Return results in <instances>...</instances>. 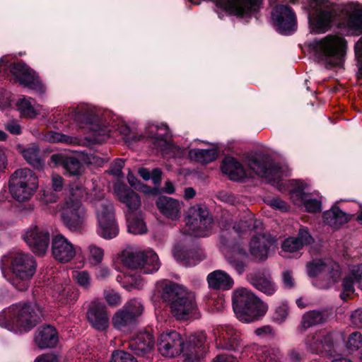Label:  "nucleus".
<instances>
[{"mask_svg":"<svg viewBox=\"0 0 362 362\" xmlns=\"http://www.w3.org/2000/svg\"><path fill=\"white\" fill-rule=\"evenodd\" d=\"M62 217L66 226L69 230L76 231L84 223L86 211L81 202L66 199L62 209Z\"/></svg>","mask_w":362,"mask_h":362,"instance_id":"dca6fc26","label":"nucleus"},{"mask_svg":"<svg viewBox=\"0 0 362 362\" xmlns=\"http://www.w3.org/2000/svg\"><path fill=\"white\" fill-rule=\"evenodd\" d=\"M325 321L324 313L319 310H310L305 313L301 320L299 329L305 331L308 328L321 324Z\"/></svg>","mask_w":362,"mask_h":362,"instance_id":"a19ab883","label":"nucleus"},{"mask_svg":"<svg viewBox=\"0 0 362 362\" xmlns=\"http://www.w3.org/2000/svg\"><path fill=\"white\" fill-rule=\"evenodd\" d=\"M21 153L30 165L36 168H42L43 161L40 157V148L37 145L30 144L29 146L24 148L21 151Z\"/></svg>","mask_w":362,"mask_h":362,"instance_id":"79ce46f5","label":"nucleus"},{"mask_svg":"<svg viewBox=\"0 0 362 362\" xmlns=\"http://www.w3.org/2000/svg\"><path fill=\"white\" fill-rule=\"evenodd\" d=\"M294 186L290 189V196L293 204L298 207H305L309 213H316L321 210V202L313 197L308 192V186L301 181L293 180Z\"/></svg>","mask_w":362,"mask_h":362,"instance_id":"2eb2a0df","label":"nucleus"},{"mask_svg":"<svg viewBox=\"0 0 362 362\" xmlns=\"http://www.w3.org/2000/svg\"><path fill=\"white\" fill-rule=\"evenodd\" d=\"M222 172L231 180L238 181L247 176L243 166L234 158L227 156L222 161Z\"/></svg>","mask_w":362,"mask_h":362,"instance_id":"72a5a7b5","label":"nucleus"},{"mask_svg":"<svg viewBox=\"0 0 362 362\" xmlns=\"http://www.w3.org/2000/svg\"><path fill=\"white\" fill-rule=\"evenodd\" d=\"M350 275L356 283L358 284V287L362 289V264L352 265L349 268Z\"/></svg>","mask_w":362,"mask_h":362,"instance_id":"69168bd1","label":"nucleus"},{"mask_svg":"<svg viewBox=\"0 0 362 362\" xmlns=\"http://www.w3.org/2000/svg\"><path fill=\"white\" fill-rule=\"evenodd\" d=\"M79 291L73 287L66 286L54 294L57 300L63 305L73 304L78 298Z\"/></svg>","mask_w":362,"mask_h":362,"instance_id":"a18cd8bd","label":"nucleus"},{"mask_svg":"<svg viewBox=\"0 0 362 362\" xmlns=\"http://www.w3.org/2000/svg\"><path fill=\"white\" fill-rule=\"evenodd\" d=\"M356 283L355 281L349 276H346L342 282L343 291L340 294L342 300H346L349 297L354 293V288L353 284Z\"/></svg>","mask_w":362,"mask_h":362,"instance_id":"e2e57ef3","label":"nucleus"},{"mask_svg":"<svg viewBox=\"0 0 362 362\" xmlns=\"http://www.w3.org/2000/svg\"><path fill=\"white\" fill-rule=\"evenodd\" d=\"M86 194V189L78 182H74L69 185V193L66 199L81 202Z\"/></svg>","mask_w":362,"mask_h":362,"instance_id":"5fc2aeb1","label":"nucleus"},{"mask_svg":"<svg viewBox=\"0 0 362 362\" xmlns=\"http://www.w3.org/2000/svg\"><path fill=\"white\" fill-rule=\"evenodd\" d=\"M209 287L214 290L228 291L234 284L233 278L225 271L216 269L207 275Z\"/></svg>","mask_w":362,"mask_h":362,"instance_id":"c756f323","label":"nucleus"},{"mask_svg":"<svg viewBox=\"0 0 362 362\" xmlns=\"http://www.w3.org/2000/svg\"><path fill=\"white\" fill-rule=\"evenodd\" d=\"M113 189L119 202L128 209L127 213H135L140 209L141 199L134 190L119 181L114 184Z\"/></svg>","mask_w":362,"mask_h":362,"instance_id":"5701e85b","label":"nucleus"},{"mask_svg":"<svg viewBox=\"0 0 362 362\" xmlns=\"http://www.w3.org/2000/svg\"><path fill=\"white\" fill-rule=\"evenodd\" d=\"M339 333L320 329L311 333L305 339V346L308 351L313 354H322L329 351L334 346Z\"/></svg>","mask_w":362,"mask_h":362,"instance_id":"ddd939ff","label":"nucleus"},{"mask_svg":"<svg viewBox=\"0 0 362 362\" xmlns=\"http://www.w3.org/2000/svg\"><path fill=\"white\" fill-rule=\"evenodd\" d=\"M346 41L337 35L316 38L308 44V51L318 61L331 66L339 65L346 53Z\"/></svg>","mask_w":362,"mask_h":362,"instance_id":"6e6552de","label":"nucleus"},{"mask_svg":"<svg viewBox=\"0 0 362 362\" xmlns=\"http://www.w3.org/2000/svg\"><path fill=\"white\" fill-rule=\"evenodd\" d=\"M247 279L253 287L267 296H273L278 289V286L271 274L266 271L250 273Z\"/></svg>","mask_w":362,"mask_h":362,"instance_id":"b1692460","label":"nucleus"},{"mask_svg":"<svg viewBox=\"0 0 362 362\" xmlns=\"http://www.w3.org/2000/svg\"><path fill=\"white\" fill-rule=\"evenodd\" d=\"M23 237L33 252L41 255L47 251L49 243V233L47 230L31 226L25 231Z\"/></svg>","mask_w":362,"mask_h":362,"instance_id":"f3484780","label":"nucleus"},{"mask_svg":"<svg viewBox=\"0 0 362 362\" xmlns=\"http://www.w3.org/2000/svg\"><path fill=\"white\" fill-rule=\"evenodd\" d=\"M283 355L279 348H264L259 358L261 362H281Z\"/></svg>","mask_w":362,"mask_h":362,"instance_id":"09e8293b","label":"nucleus"},{"mask_svg":"<svg viewBox=\"0 0 362 362\" xmlns=\"http://www.w3.org/2000/svg\"><path fill=\"white\" fill-rule=\"evenodd\" d=\"M188 156L192 160L202 163H208L216 159L218 151L214 148L208 149L193 148L188 151Z\"/></svg>","mask_w":362,"mask_h":362,"instance_id":"4c0bfd02","label":"nucleus"},{"mask_svg":"<svg viewBox=\"0 0 362 362\" xmlns=\"http://www.w3.org/2000/svg\"><path fill=\"white\" fill-rule=\"evenodd\" d=\"M124 166V160L116 159L111 165L108 173L117 177L122 176V170Z\"/></svg>","mask_w":362,"mask_h":362,"instance_id":"774afa93","label":"nucleus"},{"mask_svg":"<svg viewBox=\"0 0 362 362\" xmlns=\"http://www.w3.org/2000/svg\"><path fill=\"white\" fill-rule=\"evenodd\" d=\"M312 242L313 238L308 230L300 228L296 237H289L284 240L281 248L284 252H295Z\"/></svg>","mask_w":362,"mask_h":362,"instance_id":"7c9ffc66","label":"nucleus"},{"mask_svg":"<svg viewBox=\"0 0 362 362\" xmlns=\"http://www.w3.org/2000/svg\"><path fill=\"white\" fill-rule=\"evenodd\" d=\"M216 346L218 349L243 353L246 345L240 338V334L231 325H221L214 329Z\"/></svg>","mask_w":362,"mask_h":362,"instance_id":"f8f14e48","label":"nucleus"},{"mask_svg":"<svg viewBox=\"0 0 362 362\" xmlns=\"http://www.w3.org/2000/svg\"><path fill=\"white\" fill-rule=\"evenodd\" d=\"M145 259L143 260V264L141 269L145 274H152L158 271L160 268V261L158 256L151 250H144Z\"/></svg>","mask_w":362,"mask_h":362,"instance_id":"37998d69","label":"nucleus"},{"mask_svg":"<svg viewBox=\"0 0 362 362\" xmlns=\"http://www.w3.org/2000/svg\"><path fill=\"white\" fill-rule=\"evenodd\" d=\"M305 357V354L302 349L293 348L288 351L286 360L288 362H300Z\"/></svg>","mask_w":362,"mask_h":362,"instance_id":"0e129e2a","label":"nucleus"},{"mask_svg":"<svg viewBox=\"0 0 362 362\" xmlns=\"http://www.w3.org/2000/svg\"><path fill=\"white\" fill-rule=\"evenodd\" d=\"M11 73L21 85L39 93L45 91V88L35 75V72L25 64H14L11 68Z\"/></svg>","mask_w":362,"mask_h":362,"instance_id":"aec40b11","label":"nucleus"},{"mask_svg":"<svg viewBox=\"0 0 362 362\" xmlns=\"http://www.w3.org/2000/svg\"><path fill=\"white\" fill-rule=\"evenodd\" d=\"M325 272L328 274L329 277L331 279L329 285L325 288L329 287L332 284L337 281L341 277V270L339 264L329 259H327Z\"/></svg>","mask_w":362,"mask_h":362,"instance_id":"6e6d98bb","label":"nucleus"},{"mask_svg":"<svg viewBox=\"0 0 362 362\" xmlns=\"http://www.w3.org/2000/svg\"><path fill=\"white\" fill-rule=\"evenodd\" d=\"M89 256L88 261L93 265L99 264L103 258L104 252L103 249L94 245H90L88 247Z\"/></svg>","mask_w":362,"mask_h":362,"instance_id":"13d9d810","label":"nucleus"},{"mask_svg":"<svg viewBox=\"0 0 362 362\" xmlns=\"http://www.w3.org/2000/svg\"><path fill=\"white\" fill-rule=\"evenodd\" d=\"M145 257L142 250H126L122 252V261L129 268L141 269Z\"/></svg>","mask_w":362,"mask_h":362,"instance_id":"e433bc0d","label":"nucleus"},{"mask_svg":"<svg viewBox=\"0 0 362 362\" xmlns=\"http://www.w3.org/2000/svg\"><path fill=\"white\" fill-rule=\"evenodd\" d=\"M112 325L117 329H122L136 322V319L124 308L118 310L112 317Z\"/></svg>","mask_w":362,"mask_h":362,"instance_id":"49530a36","label":"nucleus"},{"mask_svg":"<svg viewBox=\"0 0 362 362\" xmlns=\"http://www.w3.org/2000/svg\"><path fill=\"white\" fill-rule=\"evenodd\" d=\"M87 318L97 330H105L109 325V315L105 304L98 300L92 301L88 305Z\"/></svg>","mask_w":362,"mask_h":362,"instance_id":"4be33fe9","label":"nucleus"},{"mask_svg":"<svg viewBox=\"0 0 362 362\" xmlns=\"http://www.w3.org/2000/svg\"><path fill=\"white\" fill-rule=\"evenodd\" d=\"M103 295L105 300L110 306L116 307L122 303L120 295L113 289L105 290Z\"/></svg>","mask_w":362,"mask_h":362,"instance_id":"680f3d73","label":"nucleus"},{"mask_svg":"<svg viewBox=\"0 0 362 362\" xmlns=\"http://www.w3.org/2000/svg\"><path fill=\"white\" fill-rule=\"evenodd\" d=\"M288 315V306L286 303H281L275 308L272 314V320L277 324L283 323Z\"/></svg>","mask_w":362,"mask_h":362,"instance_id":"4d7b16f0","label":"nucleus"},{"mask_svg":"<svg viewBox=\"0 0 362 362\" xmlns=\"http://www.w3.org/2000/svg\"><path fill=\"white\" fill-rule=\"evenodd\" d=\"M78 247L62 234L54 235L52 240V255L61 263L70 262L77 253Z\"/></svg>","mask_w":362,"mask_h":362,"instance_id":"a211bd4d","label":"nucleus"},{"mask_svg":"<svg viewBox=\"0 0 362 362\" xmlns=\"http://www.w3.org/2000/svg\"><path fill=\"white\" fill-rule=\"evenodd\" d=\"M128 313H130L134 318L141 315L144 311V305L141 300L136 298L131 299L125 303L123 308Z\"/></svg>","mask_w":362,"mask_h":362,"instance_id":"3c124183","label":"nucleus"},{"mask_svg":"<svg viewBox=\"0 0 362 362\" xmlns=\"http://www.w3.org/2000/svg\"><path fill=\"white\" fill-rule=\"evenodd\" d=\"M309 23L315 33H324L331 27L333 21L342 15L346 27L352 35L362 34V4L349 2L337 4L331 0H310Z\"/></svg>","mask_w":362,"mask_h":362,"instance_id":"f03ea898","label":"nucleus"},{"mask_svg":"<svg viewBox=\"0 0 362 362\" xmlns=\"http://www.w3.org/2000/svg\"><path fill=\"white\" fill-rule=\"evenodd\" d=\"M8 187L10 194L16 201L27 202L38 188L37 177L29 168L18 169L11 175Z\"/></svg>","mask_w":362,"mask_h":362,"instance_id":"1a4fd4ad","label":"nucleus"},{"mask_svg":"<svg viewBox=\"0 0 362 362\" xmlns=\"http://www.w3.org/2000/svg\"><path fill=\"white\" fill-rule=\"evenodd\" d=\"M73 279L83 289L88 290L91 286V276L87 271H75L73 272Z\"/></svg>","mask_w":362,"mask_h":362,"instance_id":"864d4df0","label":"nucleus"},{"mask_svg":"<svg viewBox=\"0 0 362 362\" xmlns=\"http://www.w3.org/2000/svg\"><path fill=\"white\" fill-rule=\"evenodd\" d=\"M233 308L239 321L250 323L265 315L268 305L250 290L240 288L233 292Z\"/></svg>","mask_w":362,"mask_h":362,"instance_id":"423d86ee","label":"nucleus"},{"mask_svg":"<svg viewBox=\"0 0 362 362\" xmlns=\"http://www.w3.org/2000/svg\"><path fill=\"white\" fill-rule=\"evenodd\" d=\"M213 219L206 206L197 204L188 210L185 233L197 237L209 235L212 228Z\"/></svg>","mask_w":362,"mask_h":362,"instance_id":"9b49d317","label":"nucleus"},{"mask_svg":"<svg viewBox=\"0 0 362 362\" xmlns=\"http://www.w3.org/2000/svg\"><path fill=\"white\" fill-rule=\"evenodd\" d=\"M128 231L134 235H142L147 232L141 212L126 214Z\"/></svg>","mask_w":362,"mask_h":362,"instance_id":"f704fd0d","label":"nucleus"},{"mask_svg":"<svg viewBox=\"0 0 362 362\" xmlns=\"http://www.w3.org/2000/svg\"><path fill=\"white\" fill-rule=\"evenodd\" d=\"M110 362H137V361L131 354L117 350L112 352Z\"/></svg>","mask_w":362,"mask_h":362,"instance_id":"052dcab7","label":"nucleus"},{"mask_svg":"<svg viewBox=\"0 0 362 362\" xmlns=\"http://www.w3.org/2000/svg\"><path fill=\"white\" fill-rule=\"evenodd\" d=\"M259 0H216L217 4L221 8L228 10L235 15L243 16L249 13Z\"/></svg>","mask_w":362,"mask_h":362,"instance_id":"c85d7f7f","label":"nucleus"},{"mask_svg":"<svg viewBox=\"0 0 362 362\" xmlns=\"http://www.w3.org/2000/svg\"><path fill=\"white\" fill-rule=\"evenodd\" d=\"M272 19L278 31L285 35L292 34L296 29V18L291 8L276 6L272 13Z\"/></svg>","mask_w":362,"mask_h":362,"instance_id":"6ab92c4d","label":"nucleus"},{"mask_svg":"<svg viewBox=\"0 0 362 362\" xmlns=\"http://www.w3.org/2000/svg\"><path fill=\"white\" fill-rule=\"evenodd\" d=\"M347 349L349 350H358L362 346V334L358 332L351 333L346 343Z\"/></svg>","mask_w":362,"mask_h":362,"instance_id":"bf43d9fd","label":"nucleus"},{"mask_svg":"<svg viewBox=\"0 0 362 362\" xmlns=\"http://www.w3.org/2000/svg\"><path fill=\"white\" fill-rule=\"evenodd\" d=\"M16 105L21 115L23 117L34 118L40 111V107L39 105L35 106L32 103L30 98H20Z\"/></svg>","mask_w":362,"mask_h":362,"instance_id":"c03bdc74","label":"nucleus"},{"mask_svg":"<svg viewBox=\"0 0 362 362\" xmlns=\"http://www.w3.org/2000/svg\"><path fill=\"white\" fill-rule=\"evenodd\" d=\"M46 139L47 141L52 143H62L71 145H76L79 144V140L76 137L52 131L47 133Z\"/></svg>","mask_w":362,"mask_h":362,"instance_id":"de8ad7c7","label":"nucleus"},{"mask_svg":"<svg viewBox=\"0 0 362 362\" xmlns=\"http://www.w3.org/2000/svg\"><path fill=\"white\" fill-rule=\"evenodd\" d=\"M69 117L80 128H86L95 137L94 141L100 142L118 132L123 139L132 141H150L153 147L166 158H181L186 155L187 148L177 146L168 141V127L161 124H148L139 136H132L129 127L110 112L102 113L88 104H81L69 112Z\"/></svg>","mask_w":362,"mask_h":362,"instance_id":"f257e3e1","label":"nucleus"},{"mask_svg":"<svg viewBox=\"0 0 362 362\" xmlns=\"http://www.w3.org/2000/svg\"><path fill=\"white\" fill-rule=\"evenodd\" d=\"M57 193V192L53 191L50 188L44 189L41 197L42 202L45 204L56 202L59 198Z\"/></svg>","mask_w":362,"mask_h":362,"instance_id":"338daca9","label":"nucleus"},{"mask_svg":"<svg viewBox=\"0 0 362 362\" xmlns=\"http://www.w3.org/2000/svg\"><path fill=\"white\" fill-rule=\"evenodd\" d=\"M158 349L160 354L165 357H175L181 353L185 356V341L181 335L174 330H168L160 334Z\"/></svg>","mask_w":362,"mask_h":362,"instance_id":"4468645a","label":"nucleus"},{"mask_svg":"<svg viewBox=\"0 0 362 362\" xmlns=\"http://www.w3.org/2000/svg\"><path fill=\"white\" fill-rule=\"evenodd\" d=\"M36 267L33 256L21 251L11 252L1 260L4 276L18 291H25L28 288Z\"/></svg>","mask_w":362,"mask_h":362,"instance_id":"7ed1b4c3","label":"nucleus"},{"mask_svg":"<svg viewBox=\"0 0 362 362\" xmlns=\"http://www.w3.org/2000/svg\"><path fill=\"white\" fill-rule=\"evenodd\" d=\"M121 279L122 286L129 291L134 288L140 289L144 285L141 278L133 274L118 276L117 279Z\"/></svg>","mask_w":362,"mask_h":362,"instance_id":"8fccbe9b","label":"nucleus"},{"mask_svg":"<svg viewBox=\"0 0 362 362\" xmlns=\"http://www.w3.org/2000/svg\"><path fill=\"white\" fill-rule=\"evenodd\" d=\"M323 218L324 222L332 227L340 226L349 221V215L337 206H334L325 211Z\"/></svg>","mask_w":362,"mask_h":362,"instance_id":"c9c22d12","label":"nucleus"},{"mask_svg":"<svg viewBox=\"0 0 362 362\" xmlns=\"http://www.w3.org/2000/svg\"><path fill=\"white\" fill-rule=\"evenodd\" d=\"M35 342L40 349L54 347L58 341L56 329L50 325L39 327L35 332Z\"/></svg>","mask_w":362,"mask_h":362,"instance_id":"2f4dec72","label":"nucleus"},{"mask_svg":"<svg viewBox=\"0 0 362 362\" xmlns=\"http://www.w3.org/2000/svg\"><path fill=\"white\" fill-rule=\"evenodd\" d=\"M246 165L257 175L264 177L279 190L284 189L282 179L290 175L287 165L273 163L269 155L255 152L245 158Z\"/></svg>","mask_w":362,"mask_h":362,"instance_id":"0eeeda50","label":"nucleus"},{"mask_svg":"<svg viewBox=\"0 0 362 362\" xmlns=\"http://www.w3.org/2000/svg\"><path fill=\"white\" fill-rule=\"evenodd\" d=\"M159 211L167 218L178 220L181 216L182 204L172 197L160 196L156 202Z\"/></svg>","mask_w":362,"mask_h":362,"instance_id":"cd10ccee","label":"nucleus"},{"mask_svg":"<svg viewBox=\"0 0 362 362\" xmlns=\"http://www.w3.org/2000/svg\"><path fill=\"white\" fill-rule=\"evenodd\" d=\"M274 243V239L269 234L258 233L250 242V253L256 259L265 260Z\"/></svg>","mask_w":362,"mask_h":362,"instance_id":"a878e982","label":"nucleus"},{"mask_svg":"<svg viewBox=\"0 0 362 362\" xmlns=\"http://www.w3.org/2000/svg\"><path fill=\"white\" fill-rule=\"evenodd\" d=\"M327 259H315L307 264L308 274L311 277H315L326 272Z\"/></svg>","mask_w":362,"mask_h":362,"instance_id":"603ef678","label":"nucleus"},{"mask_svg":"<svg viewBox=\"0 0 362 362\" xmlns=\"http://www.w3.org/2000/svg\"><path fill=\"white\" fill-rule=\"evenodd\" d=\"M174 257L179 262H183L187 267L194 266L199 262L194 250H187L180 245H176L173 250Z\"/></svg>","mask_w":362,"mask_h":362,"instance_id":"ea45409f","label":"nucleus"},{"mask_svg":"<svg viewBox=\"0 0 362 362\" xmlns=\"http://www.w3.org/2000/svg\"><path fill=\"white\" fill-rule=\"evenodd\" d=\"M262 226L263 223L261 220L255 219L252 216H250L238 223L234 224L232 230L238 234L246 232L247 230H254L258 234V233H262L261 230L262 229Z\"/></svg>","mask_w":362,"mask_h":362,"instance_id":"58836bf2","label":"nucleus"},{"mask_svg":"<svg viewBox=\"0 0 362 362\" xmlns=\"http://www.w3.org/2000/svg\"><path fill=\"white\" fill-rule=\"evenodd\" d=\"M159 297L170 308L172 315L179 320L191 317L197 310L194 293L185 287L168 281H161L156 284Z\"/></svg>","mask_w":362,"mask_h":362,"instance_id":"20e7f679","label":"nucleus"},{"mask_svg":"<svg viewBox=\"0 0 362 362\" xmlns=\"http://www.w3.org/2000/svg\"><path fill=\"white\" fill-rule=\"evenodd\" d=\"M228 264L238 274L246 270L249 262V253L240 243H235L225 253Z\"/></svg>","mask_w":362,"mask_h":362,"instance_id":"412c9836","label":"nucleus"},{"mask_svg":"<svg viewBox=\"0 0 362 362\" xmlns=\"http://www.w3.org/2000/svg\"><path fill=\"white\" fill-rule=\"evenodd\" d=\"M51 161L56 165H62L69 173L77 175L81 173L83 165L80 160L73 156L64 153H54L51 156Z\"/></svg>","mask_w":362,"mask_h":362,"instance_id":"473e14b6","label":"nucleus"},{"mask_svg":"<svg viewBox=\"0 0 362 362\" xmlns=\"http://www.w3.org/2000/svg\"><path fill=\"white\" fill-rule=\"evenodd\" d=\"M42 315L37 304H13L0 313V326L15 333L27 332L39 322Z\"/></svg>","mask_w":362,"mask_h":362,"instance_id":"39448f33","label":"nucleus"},{"mask_svg":"<svg viewBox=\"0 0 362 362\" xmlns=\"http://www.w3.org/2000/svg\"><path fill=\"white\" fill-rule=\"evenodd\" d=\"M206 341V337L204 332L189 335L185 341V359L189 362L197 361L202 354Z\"/></svg>","mask_w":362,"mask_h":362,"instance_id":"bb28decb","label":"nucleus"},{"mask_svg":"<svg viewBox=\"0 0 362 362\" xmlns=\"http://www.w3.org/2000/svg\"><path fill=\"white\" fill-rule=\"evenodd\" d=\"M90 202L95 209L99 235L105 239L115 238L119 233V228L115 221L114 207L111 202L105 199L101 193L94 194Z\"/></svg>","mask_w":362,"mask_h":362,"instance_id":"9d476101","label":"nucleus"},{"mask_svg":"<svg viewBox=\"0 0 362 362\" xmlns=\"http://www.w3.org/2000/svg\"><path fill=\"white\" fill-rule=\"evenodd\" d=\"M155 340L152 334L147 330L139 331L129 341V348L138 356H145L154 348Z\"/></svg>","mask_w":362,"mask_h":362,"instance_id":"393cba45","label":"nucleus"}]
</instances>
